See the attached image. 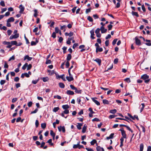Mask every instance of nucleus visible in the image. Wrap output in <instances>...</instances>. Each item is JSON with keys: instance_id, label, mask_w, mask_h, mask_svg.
I'll return each mask as SVG.
<instances>
[{"instance_id": "obj_1", "label": "nucleus", "mask_w": 151, "mask_h": 151, "mask_svg": "<svg viewBox=\"0 0 151 151\" xmlns=\"http://www.w3.org/2000/svg\"><path fill=\"white\" fill-rule=\"evenodd\" d=\"M55 74L56 75V78L57 79H60V78H61L63 81H66V80L65 79V78H64V74H63V75H61V76H59V75L57 73H56V72H55Z\"/></svg>"}, {"instance_id": "obj_2", "label": "nucleus", "mask_w": 151, "mask_h": 151, "mask_svg": "<svg viewBox=\"0 0 151 151\" xmlns=\"http://www.w3.org/2000/svg\"><path fill=\"white\" fill-rule=\"evenodd\" d=\"M100 29L99 28H97L95 32L96 34V36L99 38L101 37V34L100 33Z\"/></svg>"}, {"instance_id": "obj_3", "label": "nucleus", "mask_w": 151, "mask_h": 151, "mask_svg": "<svg viewBox=\"0 0 151 151\" xmlns=\"http://www.w3.org/2000/svg\"><path fill=\"white\" fill-rule=\"evenodd\" d=\"M136 44L138 46H139L141 45L140 40L137 37H136L135 38Z\"/></svg>"}, {"instance_id": "obj_4", "label": "nucleus", "mask_w": 151, "mask_h": 151, "mask_svg": "<svg viewBox=\"0 0 151 151\" xmlns=\"http://www.w3.org/2000/svg\"><path fill=\"white\" fill-rule=\"evenodd\" d=\"M19 37V34H16L14 35H11L9 38L10 40H12L13 39H16Z\"/></svg>"}, {"instance_id": "obj_5", "label": "nucleus", "mask_w": 151, "mask_h": 151, "mask_svg": "<svg viewBox=\"0 0 151 151\" xmlns=\"http://www.w3.org/2000/svg\"><path fill=\"white\" fill-rule=\"evenodd\" d=\"M119 130L121 131V132L122 134L123 137L122 138H123V139L124 138H126V134L125 131L123 129H120Z\"/></svg>"}, {"instance_id": "obj_6", "label": "nucleus", "mask_w": 151, "mask_h": 151, "mask_svg": "<svg viewBox=\"0 0 151 151\" xmlns=\"http://www.w3.org/2000/svg\"><path fill=\"white\" fill-rule=\"evenodd\" d=\"M58 129L60 132H61V131L63 132H65V129L64 126L62 127L61 126H60L58 127Z\"/></svg>"}, {"instance_id": "obj_7", "label": "nucleus", "mask_w": 151, "mask_h": 151, "mask_svg": "<svg viewBox=\"0 0 151 151\" xmlns=\"http://www.w3.org/2000/svg\"><path fill=\"white\" fill-rule=\"evenodd\" d=\"M19 8L20 9L19 13H22L24 10V7L22 4H21L19 5Z\"/></svg>"}, {"instance_id": "obj_8", "label": "nucleus", "mask_w": 151, "mask_h": 151, "mask_svg": "<svg viewBox=\"0 0 151 151\" xmlns=\"http://www.w3.org/2000/svg\"><path fill=\"white\" fill-rule=\"evenodd\" d=\"M100 29L101 30V33H106L107 31V29H105L104 27H101Z\"/></svg>"}, {"instance_id": "obj_9", "label": "nucleus", "mask_w": 151, "mask_h": 151, "mask_svg": "<svg viewBox=\"0 0 151 151\" xmlns=\"http://www.w3.org/2000/svg\"><path fill=\"white\" fill-rule=\"evenodd\" d=\"M90 32L91 34V37L92 39H94L95 38V37H94V30L93 29L91 30L90 31Z\"/></svg>"}, {"instance_id": "obj_10", "label": "nucleus", "mask_w": 151, "mask_h": 151, "mask_svg": "<svg viewBox=\"0 0 151 151\" xmlns=\"http://www.w3.org/2000/svg\"><path fill=\"white\" fill-rule=\"evenodd\" d=\"M66 78L69 82L73 81L74 79L73 78L72 75L71 76H69L66 77Z\"/></svg>"}, {"instance_id": "obj_11", "label": "nucleus", "mask_w": 151, "mask_h": 151, "mask_svg": "<svg viewBox=\"0 0 151 151\" xmlns=\"http://www.w3.org/2000/svg\"><path fill=\"white\" fill-rule=\"evenodd\" d=\"M32 58L29 57L28 55H26L25 56L24 59V60H25L27 59L28 61H30L32 60Z\"/></svg>"}, {"instance_id": "obj_12", "label": "nucleus", "mask_w": 151, "mask_h": 151, "mask_svg": "<svg viewBox=\"0 0 151 151\" xmlns=\"http://www.w3.org/2000/svg\"><path fill=\"white\" fill-rule=\"evenodd\" d=\"M94 61L96 62L99 64V65H100L101 62V60L99 58H97L96 59L93 60Z\"/></svg>"}, {"instance_id": "obj_13", "label": "nucleus", "mask_w": 151, "mask_h": 151, "mask_svg": "<svg viewBox=\"0 0 151 151\" xmlns=\"http://www.w3.org/2000/svg\"><path fill=\"white\" fill-rule=\"evenodd\" d=\"M24 76H26L27 78H29V74L27 73L22 74L21 77L22 78H24Z\"/></svg>"}, {"instance_id": "obj_14", "label": "nucleus", "mask_w": 151, "mask_h": 151, "mask_svg": "<svg viewBox=\"0 0 151 151\" xmlns=\"http://www.w3.org/2000/svg\"><path fill=\"white\" fill-rule=\"evenodd\" d=\"M66 93L68 95H73L74 93L73 91L71 90H67L66 91Z\"/></svg>"}, {"instance_id": "obj_15", "label": "nucleus", "mask_w": 151, "mask_h": 151, "mask_svg": "<svg viewBox=\"0 0 151 151\" xmlns=\"http://www.w3.org/2000/svg\"><path fill=\"white\" fill-rule=\"evenodd\" d=\"M149 77V76L145 74L142 76L141 77V78L144 80H145L148 79Z\"/></svg>"}, {"instance_id": "obj_16", "label": "nucleus", "mask_w": 151, "mask_h": 151, "mask_svg": "<svg viewBox=\"0 0 151 151\" xmlns=\"http://www.w3.org/2000/svg\"><path fill=\"white\" fill-rule=\"evenodd\" d=\"M83 125V124L80 123H78L77 125L76 126L77 128L78 129H81V126Z\"/></svg>"}, {"instance_id": "obj_17", "label": "nucleus", "mask_w": 151, "mask_h": 151, "mask_svg": "<svg viewBox=\"0 0 151 151\" xmlns=\"http://www.w3.org/2000/svg\"><path fill=\"white\" fill-rule=\"evenodd\" d=\"M92 100L97 105H100V103L97 100L95 99L94 98H92Z\"/></svg>"}, {"instance_id": "obj_18", "label": "nucleus", "mask_w": 151, "mask_h": 151, "mask_svg": "<svg viewBox=\"0 0 151 151\" xmlns=\"http://www.w3.org/2000/svg\"><path fill=\"white\" fill-rule=\"evenodd\" d=\"M96 150L97 151H101V150L102 151H104V149L102 147H101L99 146H98L96 147Z\"/></svg>"}, {"instance_id": "obj_19", "label": "nucleus", "mask_w": 151, "mask_h": 151, "mask_svg": "<svg viewBox=\"0 0 151 151\" xmlns=\"http://www.w3.org/2000/svg\"><path fill=\"white\" fill-rule=\"evenodd\" d=\"M87 126L86 124H84L82 130V132L83 133H84L86 131V129Z\"/></svg>"}, {"instance_id": "obj_20", "label": "nucleus", "mask_w": 151, "mask_h": 151, "mask_svg": "<svg viewBox=\"0 0 151 151\" xmlns=\"http://www.w3.org/2000/svg\"><path fill=\"white\" fill-rule=\"evenodd\" d=\"M103 50L102 48L101 47H96V52H101Z\"/></svg>"}, {"instance_id": "obj_21", "label": "nucleus", "mask_w": 151, "mask_h": 151, "mask_svg": "<svg viewBox=\"0 0 151 151\" xmlns=\"http://www.w3.org/2000/svg\"><path fill=\"white\" fill-rule=\"evenodd\" d=\"M72 56L71 54H69L67 56L66 59L68 61H69L71 59Z\"/></svg>"}, {"instance_id": "obj_22", "label": "nucleus", "mask_w": 151, "mask_h": 151, "mask_svg": "<svg viewBox=\"0 0 151 151\" xmlns=\"http://www.w3.org/2000/svg\"><path fill=\"white\" fill-rule=\"evenodd\" d=\"M62 107L65 110L69 108V106L68 105H63L62 106Z\"/></svg>"}, {"instance_id": "obj_23", "label": "nucleus", "mask_w": 151, "mask_h": 151, "mask_svg": "<svg viewBox=\"0 0 151 151\" xmlns=\"http://www.w3.org/2000/svg\"><path fill=\"white\" fill-rule=\"evenodd\" d=\"M145 41L149 42V43H145L146 45L149 46H151V43H150L151 42L150 40H146Z\"/></svg>"}, {"instance_id": "obj_24", "label": "nucleus", "mask_w": 151, "mask_h": 151, "mask_svg": "<svg viewBox=\"0 0 151 151\" xmlns=\"http://www.w3.org/2000/svg\"><path fill=\"white\" fill-rule=\"evenodd\" d=\"M144 148V145L143 143H141L140 145L139 150L140 151H143Z\"/></svg>"}, {"instance_id": "obj_25", "label": "nucleus", "mask_w": 151, "mask_h": 151, "mask_svg": "<svg viewBox=\"0 0 151 151\" xmlns=\"http://www.w3.org/2000/svg\"><path fill=\"white\" fill-rule=\"evenodd\" d=\"M120 140L121 142H120V147H122V146L123 145V141H124V139H123V138L122 137L120 139Z\"/></svg>"}, {"instance_id": "obj_26", "label": "nucleus", "mask_w": 151, "mask_h": 151, "mask_svg": "<svg viewBox=\"0 0 151 151\" xmlns=\"http://www.w3.org/2000/svg\"><path fill=\"white\" fill-rule=\"evenodd\" d=\"M14 20V18L13 17H11L9 18L8 19L7 21L8 22H13Z\"/></svg>"}, {"instance_id": "obj_27", "label": "nucleus", "mask_w": 151, "mask_h": 151, "mask_svg": "<svg viewBox=\"0 0 151 151\" xmlns=\"http://www.w3.org/2000/svg\"><path fill=\"white\" fill-rule=\"evenodd\" d=\"M59 85L60 88H63L65 87V85L62 83H59Z\"/></svg>"}, {"instance_id": "obj_28", "label": "nucleus", "mask_w": 151, "mask_h": 151, "mask_svg": "<svg viewBox=\"0 0 151 151\" xmlns=\"http://www.w3.org/2000/svg\"><path fill=\"white\" fill-rule=\"evenodd\" d=\"M132 14L133 16H135L137 17H139V15L137 12L132 11Z\"/></svg>"}, {"instance_id": "obj_29", "label": "nucleus", "mask_w": 151, "mask_h": 151, "mask_svg": "<svg viewBox=\"0 0 151 151\" xmlns=\"http://www.w3.org/2000/svg\"><path fill=\"white\" fill-rule=\"evenodd\" d=\"M116 112L117 110L116 109H112L110 111V113L113 114L115 113Z\"/></svg>"}, {"instance_id": "obj_30", "label": "nucleus", "mask_w": 151, "mask_h": 151, "mask_svg": "<svg viewBox=\"0 0 151 151\" xmlns=\"http://www.w3.org/2000/svg\"><path fill=\"white\" fill-rule=\"evenodd\" d=\"M12 45H15L16 46L17 45V42L16 41H13L10 42Z\"/></svg>"}, {"instance_id": "obj_31", "label": "nucleus", "mask_w": 151, "mask_h": 151, "mask_svg": "<svg viewBox=\"0 0 151 151\" xmlns=\"http://www.w3.org/2000/svg\"><path fill=\"white\" fill-rule=\"evenodd\" d=\"M50 135L53 137V139H54L55 136V134L53 132L52 130H51L50 132Z\"/></svg>"}, {"instance_id": "obj_32", "label": "nucleus", "mask_w": 151, "mask_h": 151, "mask_svg": "<svg viewBox=\"0 0 151 151\" xmlns=\"http://www.w3.org/2000/svg\"><path fill=\"white\" fill-rule=\"evenodd\" d=\"M103 102L104 104H109V101L106 99H104L103 100Z\"/></svg>"}, {"instance_id": "obj_33", "label": "nucleus", "mask_w": 151, "mask_h": 151, "mask_svg": "<svg viewBox=\"0 0 151 151\" xmlns=\"http://www.w3.org/2000/svg\"><path fill=\"white\" fill-rule=\"evenodd\" d=\"M75 92L77 93H81V90H78L77 88L74 90Z\"/></svg>"}, {"instance_id": "obj_34", "label": "nucleus", "mask_w": 151, "mask_h": 151, "mask_svg": "<svg viewBox=\"0 0 151 151\" xmlns=\"http://www.w3.org/2000/svg\"><path fill=\"white\" fill-rule=\"evenodd\" d=\"M34 17H36L37 16V9H35L34 10Z\"/></svg>"}, {"instance_id": "obj_35", "label": "nucleus", "mask_w": 151, "mask_h": 151, "mask_svg": "<svg viewBox=\"0 0 151 151\" xmlns=\"http://www.w3.org/2000/svg\"><path fill=\"white\" fill-rule=\"evenodd\" d=\"M42 80L43 82H46L48 80L49 78L48 77H44L42 78Z\"/></svg>"}, {"instance_id": "obj_36", "label": "nucleus", "mask_w": 151, "mask_h": 151, "mask_svg": "<svg viewBox=\"0 0 151 151\" xmlns=\"http://www.w3.org/2000/svg\"><path fill=\"white\" fill-rule=\"evenodd\" d=\"M52 139H49L47 141V142L51 146H52L53 145V144L52 143Z\"/></svg>"}, {"instance_id": "obj_37", "label": "nucleus", "mask_w": 151, "mask_h": 151, "mask_svg": "<svg viewBox=\"0 0 151 151\" xmlns=\"http://www.w3.org/2000/svg\"><path fill=\"white\" fill-rule=\"evenodd\" d=\"M96 140L94 139H93L92 141L91 142V144L92 145H94V144L96 143Z\"/></svg>"}, {"instance_id": "obj_38", "label": "nucleus", "mask_w": 151, "mask_h": 151, "mask_svg": "<svg viewBox=\"0 0 151 151\" xmlns=\"http://www.w3.org/2000/svg\"><path fill=\"white\" fill-rule=\"evenodd\" d=\"M80 142H79L77 145H74L73 146V148H78L79 147L78 145H79V144L80 143Z\"/></svg>"}, {"instance_id": "obj_39", "label": "nucleus", "mask_w": 151, "mask_h": 151, "mask_svg": "<svg viewBox=\"0 0 151 151\" xmlns=\"http://www.w3.org/2000/svg\"><path fill=\"white\" fill-rule=\"evenodd\" d=\"M28 66V63H25L24 65L22 66V69L24 70L26 69V67Z\"/></svg>"}, {"instance_id": "obj_40", "label": "nucleus", "mask_w": 151, "mask_h": 151, "mask_svg": "<svg viewBox=\"0 0 151 151\" xmlns=\"http://www.w3.org/2000/svg\"><path fill=\"white\" fill-rule=\"evenodd\" d=\"M41 127L42 129H45L46 127V124L45 123H43L41 124Z\"/></svg>"}, {"instance_id": "obj_41", "label": "nucleus", "mask_w": 151, "mask_h": 151, "mask_svg": "<svg viewBox=\"0 0 151 151\" xmlns=\"http://www.w3.org/2000/svg\"><path fill=\"white\" fill-rule=\"evenodd\" d=\"M141 105H142V106L141 108L140 111V112H141L143 110L145 107V104L144 103H142L141 104Z\"/></svg>"}, {"instance_id": "obj_42", "label": "nucleus", "mask_w": 151, "mask_h": 151, "mask_svg": "<svg viewBox=\"0 0 151 151\" xmlns=\"http://www.w3.org/2000/svg\"><path fill=\"white\" fill-rule=\"evenodd\" d=\"M87 19L90 22H92L93 21L92 18L90 16L88 17Z\"/></svg>"}, {"instance_id": "obj_43", "label": "nucleus", "mask_w": 151, "mask_h": 151, "mask_svg": "<svg viewBox=\"0 0 151 151\" xmlns=\"http://www.w3.org/2000/svg\"><path fill=\"white\" fill-rule=\"evenodd\" d=\"M59 109V108L58 107H55L53 109V111L54 112H56Z\"/></svg>"}, {"instance_id": "obj_44", "label": "nucleus", "mask_w": 151, "mask_h": 151, "mask_svg": "<svg viewBox=\"0 0 151 151\" xmlns=\"http://www.w3.org/2000/svg\"><path fill=\"white\" fill-rule=\"evenodd\" d=\"M55 32L56 33H58L60 31L58 27H56L55 28Z\"/></svg>"}, {"instance_id": "obj_45", "label": "nucleus", "mask_w": 151, "mask_h": 151, "mask_svg": "<svg viewBox=\"0 0 151 151\" xmlns=\"http://www.w3.org/2000/svg\"><path fill=\"white\" fill-rule=\"evenodd\" d=\"M39 80L37 79V80H33L32 81V83L34 84H37V82Z\"/></svg>"}, {"instance_id": "obj_46", "label": "nucleus", "mask_w": 151, "mask_h": 151, "mask_svg": "<svg viewBox=\"0 0 151 151\" xmlns=\"http://www.w3.org/2000/svg\"><path fill=\"white\" fill-rule=\"evenodd\" d=\"M70 86L71 88L73 90H74L76 88V87L72 84L70 85Z\"/></svg>"}, {"instance_id": "obj_47", "label": "nucleus", "mask_w": 151, "mask_h": 151, "mask_svg": "<svg viewBox=\"0 0 151 151\" xmlns=\"http://www.w3.org/2000/svg\"><path fill=\"white\" fill-rule=\"evenodd\" d=\"M51 37L53 38H55L56 37V33L55 32H53L52 35Z\"/></svg>"}, {"instance_id": "obj_48", "label": "nucleus", "mask_w": 151, "mask_h": 151, "mask_svg": "<svg viewBox=\"0 0 151 151\" xmlns=\"http://www.w3.org/2000/svg\"><path fill=\"white\" fill-rule=\"evenodd\" d=\"M124 81L128 83H129L131 82L129 78H127L124 79Z\"/></svg>"}, {"instance_id": "obj_49", "label": "nucleus", "mask_w": 151, "mask_h": 151, "mask_svg": "<svg viewBox=\"0 0 151 151\" xmlns=\"http://www.w3.org/2000/svg\"><path fill=\"white\" fill-rule=\"evenodd\" d=\"M51 63V61L50 60L47 59V60L45 62L46 64H50Z\"/></svg>"}, {"instance_id": "obj_50", "label": "nucleus", "mask_w": 151, "mask_h": 151, "mask_svg": "<svg viewBox=\"0 0 151 151\" xmlns=\"http://www.w3.org/2000/svg\"><path fill=\"white\" fill-rule=\"evenodd\" d=\"M5 82L6 81L5 80H2L0 81V84L2 85L4 84L5 83Z\"/></svg>"}, {"instance_id": "obj_51", "label": "nucleus", "mask_w": 151, "mask_h": 151, "mask_svg": "<svg viewBox=\"0 0 151 151\" xmlns=\"http://www.w3.org/2000/svg\"><path fill=\"white\" fill-rule=\"evenodd\" d=\"M17 100V98H14L12 99V102L14 103L16 102Z\"/></svg>"}, {"instance_id": "obj_52", "label": "nucleus", "mask_w": 151, "mask_h": 151, "mask_svg": "<svg viewBox=\"0 0 151 151\" xmlns=\"http://www.w3.org/2000/svg\"><path fill=\"white\" fill-rule=\"evenodd\" d=\"M117 40V39H114L113 41V42L112 43V45H114L116 44Z\"/></svg>"}, {"instance_id": "obj_53", "label": "nucleus", "mask_w": 151, "mask_h": 151, "mask_svg": "<svg viewBox=\"0 0 151 151\" xmlns=\"http://www.w3.org/2000/svg\"><path fill=\"white\" fill-rule=\"evenodd\" d=\"M27 70H29L32 68V65L31 64H29V65H28V66H27Z\"/></svg>"}, {"instance_id": "obj_54", "label": "nucleus", "mask_w": 151, "mask_h": 151, "mask_svg": "<svg viewBox=\"0 0 151 151\" xmlns=\"http://www.w3.org/2000/svg\"><path fill=\"white\" fill-rule=\"evenodd\" d=\"M115 117H116V116L115 115H111L109 116V118L110 119H112L114 118Z\"/></svg>"}, {"instance_id": "obj_55", "label": "nucleus", "mask_w": 151, "mask_h": 151, "mask_svg": "<svg viewBox=\"0 0 151 151\" xmlns=\"http://www.w3.org/2000/svg\"><path fill=\"white\" fill-rule=\"evenodd\" d=\"M92 121L93 122L96 121V122H99L100 121V120L99 119L97 118H95L94 119L92 120Z\"/></svg>"}, {"instance_id": "obj_56", "label": "nucleus", "mask_w": 151, "mask_h": 151, "mask_svg": "<svg viewBox=\"0 0 151 151\" xmlns=\"http://www.w3.org/2000/svg\"><path fill=\"white\" fill-rule=\"evenodd\" d=\"M0 5L2 6H5V4L4 3V2L3 1H1V2H0Z\"/></svg>"}, {"instance_id": "obj_57", "label": "nucleus", "mask_w": 151, "mask_h": 151, "mask_svg": "<svg viewBox=\"0 0 151 151\" xmlns=\"http://www.w3.org/2000/svg\"><path fill=\"white\" fill-rule=\"evenodd\" d=\"M67 68H68L70 66V63L69 61H67L65 64Z\"/></svg>"}, {"instance_id": "obj_58", "label": "nucleus", "mask_w": 151, "mask_h": 151, "mask_svg": "<svg viewBox=\"0 0 151 151\" xmlns=\"http://www.w3.org/2000/svg\"><path fill=\"white\" fill-rule=\"evenodd\" d=\"M38 111V109H36L34 111H32L31 112V114H35Z\"/></svg>"}, {"instance_id": "obj_59", "label": "nucleus", "mask_w": 151, "mask_h": 151, "mask_svg": "<svg viewBox=\"0 0 151 151\" xmlns=\"http://www.w3.org/2000/svg\"><path fill=\"white\" fill-rule=\"evenodd\" d=\"M19 78L18 77H15L14 79V80L15 82H18L19 80Z\"/></svg>"}, {"instance_id": "obj_60", "label": "nucleus", "mask_w": 151, "mask_h": 151, "mask_svg": "<svg viewBox=\"0 0 151 151\" xmlns=\"http://www.w3.org/2000/svg\"><path fill=\"white\" fill-rule=\"evenodd\" d=\"M91 8H90L88 9H86V13H88L90 12H91Z\"/></svg>"}, {"instance_id": "obj_61", "label": "nucleus", "mask_w": 151, "mask_h": 151, "mask_svg": "<svg viewBox=\"0 0 151 151\" xmlns=\"http://www.w3.org/2000/svg\"><path fill=\"white\" fill-rule=\"evenodd\" d=\"M35 125L36 127H37L39 125V123L38 120H36L35 121Z\"/></svg>"}, {"instance_id": "obj_62", "label": "nucleus", "mask_w": 151, "mask_h": 151, "mask_svg": "<svg viewBox=\"0 0 151 151\" xmlns=\"http://www.w3.org/2000/svg\"><path fill=\"white\" fill-rule=\"evenodd\" d=\"M108 30H111L112 28V25L111 24H109L108 26Z\"/></svg>"}, {"instance_id": "obj_63", "label": "nucleus", "mask_w": 151, "mask_h": 151, "mask_svg": "<svg viewBox=\"0 0 151 151\" xmlns=\"http://www.w3.org/2000/svg\"><path fill=\"white\" fill-rule=\"evenodd\" d=\"M12 32L11 30H10V29L8 30L7 31V34H8V35H11V34L12 33Z\"/></svg>"}, {"instance_id": "obj_64", "label": "nucleus", "mask_w": 151, "mask_h": 151, "mask_svg": "<svg viewBox=\"0 0 151 151\" xmlns=\"http://www.w3.org/2000/svg\"><path fill=\"white\" fill-rule=\"evenodd\" d=\"M86 149L88 151H94V150L92 149L91 148L86 147Z\"/></svg>"}]
</instances>
